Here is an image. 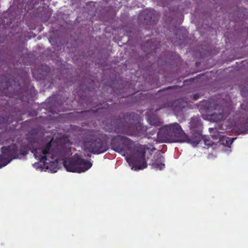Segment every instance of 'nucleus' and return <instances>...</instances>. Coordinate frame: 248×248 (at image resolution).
Returning <instances> with one entry per match:
<instances>
[{
    "instance_id": "3",
    "label": "nucleus",
    "mask_w": 248,
    "mask_h": 248,
    "mask_svg": "<svg viewBox=\"0 0 248 248\" xmlns=\"http://www.w3.org/2000/svg\"><path fill=\"white\" fill-rule=\"evenodd\" d=\"M124 119L127 120L129 122L128 124H125L121 122L120 123L115 122L114 120L111 121V127H110V131H114L116 132H125L127 133L128 128H136V134L142 135L147 133V128L140 123H139L140 116L139 114L135 113H126L124 116Z\"/></svg>"
},
{
    "instance_id": "13",
    "label": "nucleus",
    "mask_w": 248,
    "mask_h": 248,
    "mask_svg": "<svg viewBox=\"0 0 248 248\" xmlns=\"http://www.w3.org/2000/svg\"><path fill=\"white\" fill-rule=\"evenodd\" d=\"M148 121L151 125L157 126L161 125V122L160 119L155 115H151L149 116Z\"/></svg>"
},
{
    "instance_id": "17",
    "label": "nucleus",
    "mask_w": 248,
    "mask_h": 248,
    "mask_svg": "<svg viewBox=\"0 0 248 248\" xmlns=\"http://www.w3.org/2000/svg\"><path fill=\"white\" fill-rule=\"evenodd\" d=\"M29 148L27 145H22L19 150L18 157L21 155H26L28 154Z\"/></svg>"
},
{
    "instance_id": "2",
    "label": "nucleus",
    "mask_w": 248,
    "mask_h": 248,
    "mask_svg": "<svg viewBox=\"0 0 248 248\" xmlns=\"http://www.w3.org/2000/svg\"><path fill=\"white\" fill-rule=\"evenodd\" d=\"M156 132L159 142H184L187 140L186 134L177 123L165 125L157 131L155 130Z\"/></svg>"
},
{
    "instance_id": "19",
    "label": "nucleus",
    "mask_w": 248,
    "mask_h": 248,
    "mask_svg": "<svg viewBox=\"0 0 248 248\" xmlns=\"http://www.w3.org/2000/svg\"><path fill=\"white\" fill-rule=\"evenodd\" d=\"M241 94L242 96L246 97L248 95V88L244 87L241 90Z\"/></svg>"
},
{
    "instance_id": "11",
    "label": "nucleus",
    "mask_w": 248,
    "mask_h": 248,
    "mask_svg": "<svg viewBox=\"0 0 248 248\" xmlns=\"http://www.w3.org/2000/svg\"><path fill=\"white\" fill-rule=\"evenodd\" d=\"M189 126L191 130V132H202V123L199 118H191Z\"/></svg>"
},
{
    "instance_id": "4",
    "label": "nucleus",
    "mask_w": 248,
    "mask_h": 248,
    "mask_svg": "<svg viewBox=\"0 0 248 248\" xmlns=\"http://www.w3.org/2000/svg\"><path fill=\"white\" fill-rule=\"evenodd\" d=\"M82 149L86 153L100 155L106 152L108 147L105 141L95 135L94 131L89 130L83 138Z\"/></svg>"
},
{
    "instance_id": "7",
    "label": "nucleus",
    "mask_w": 248,
    "mask_h": 248,
    "mask_svg": "<svg viewBox=\"0 0 248 248\" xmlns=\"http://www.w3.org/2000/svg\"><path fill=\"white\" fill-rule=\"evenodd\" d=\"M208 111L214 110L215 111L209 115L211 120L217 122L225 119L227 117V114L224 111L222 107L216 104L215 103H211L207 107Z\"/></svg>"
},
{
    "instance_id": "10",
    "label": "nucleus",
    "mask_w": 248,
    "mask_h": 248,
    "mask_svg": "<svg viewBox=\"0 0 248 248\" xmlns=\"http://www.w3.org/2000/svg\"><path fill=\"white\" fill-rule=\"evenodd\" d=\"M192 136L190 138L186 135L187 140L184 142L191 143L195 146L198 145L202 140V132H191Z\"/></svg>"
},
{
    "instance_id": "15",
    "label": "nucleus",
    "mask_w": 248,
    "mask_h": 248,
    "mask_svg": "<svg viewBox=\"0 0 248 248\" xmlns=\"http://www.w3.org/2000/svg\"><path fill=\"white\" fill-rule=\"evenodd\" d=\"M11 160L3 154L0 155V168L6 166L10 163Z\"/></svg>"
},
{
    "instance_id": "24",
    "label": "nucleus",
    "mask_w": 248,
    "mask_h": 248,
    "mask_svg": "<svg viewBox=\"0 0 248 248\" xmlns=\"http://www.w3.org/2000/svg\"><path fill=\"white\" fill-rule=\"evenodd\" d=\"M31 142H35V140L34 139H32L31 140Z\"/></svg>"
},
{
    "instance_id": "20",
    "label": "nucleus",
    "mask_w": 248,
    "mask_h": 248,
    "mask_svg": "<svg viewBox=\"0 0 248 248\" xmlns=\"http://www.w3.org/2000/svg\"><path fill=\"white\" fill-rule=\"evenodd\" d=\"M13 82L15 83V81L14 80H12V81H10L9 80L8 81H7L6 82V87L5 88H4L3 90L6 89L8 90L9 87H10L11 86L13 85Z\"/></svg>"
},
{
    "instance_id": "28",
    "label": "nucleus",
    "mask_w": 248,
    "mask_h": 248,
    "mask_svg": "<svg viewBox=\"0 0 248 248\" xmlns=\"http://www.w3.org/2000/svg\"><path fill=\"white\" fill-rule=\"evenodd\" d=\"M204 141H205V144H207V141H206V140H204Z\"/></svg>"
},
{
    "instance_id": "23",
    "label": "nucleus",
    "mask_w": 248,
    "mask_h": 248,
    "mask_svg": "<svg viewBox=\"0 0 248 248\" xmlns=\"http://www.w3.org/2000/svg\"><path fill=\"white\" fill-rule=\"evenodd\" d=\"M90 111L89 110H87V111H81L80 112H77V113L79 114H83V113H88V112H89Z\"/></svg>"
},
{
    "instance_id": "8",
    "label": "nucleus",
    "mask_w": 248,
    "mask_h": 248,
    "mask_svg": "<svg viewBox=\"0 0 248 248\" xmlns=\"http://www.w3.org/2000/svg\"><path fill=\"white\" fill-rule=\"evenodd\" d=\"M0 152L1 153L6 156L11 161L18 158L19 149L15 143L1 147Z\"/></svg>"
},
{
    "instance_id": "21",
    "label": "nucleus",
    "mask_w": 248,
    "mask_h": 248,
    "mask_svg": "<svg viewBox=\"0 0 248 248\" xmlns=\"http://www.w3.org/2000/svg\"><path fill=\"white\" fill-rule=\"evenodd\" d=\"M147 45L150 46V50H154L155 48H156L153 45L152 46L150 45V43L149 42H147Z\"/></svg>"
},
{
    "instance_id": "27",
    "label": "nucleus",
    "mask_w": 248,
    "mask_h": 248,
    "mask_svg": "<svg viewBox=\"0 0 248 248\" xmlns=\"http://www.w3.org/2000/svg\"><path fill=\"white\" fill-rule=\"evenodd\" d=\"M87 156H89V157H90L91 156V154H88L87 155Z\"/></svg>"
},
{
    "instance_id": "26",
    "label": "nucleus",
    "mask_w": 248,
    "mask_h": 248,
    "mask_svg": "<svg viewBox=\"0 0 248 248\" xmlns=\"http://www.w3.org/2000/svg\"><path fill=\"white\" fill-rule=\"evenodd\" d=\"M148 16H149L148 14H147V15L145 17V20L148 19V18H147Z\"/></svg>"
},
{
    "instance_id": "18",
    "label": "nucleus",
    "mask_w": 248,
    "mask_h": 248,
    "mask_svg": "<svg viewBox=\"0 0 248 248\" xmlns=\"http://www.w3.org/2000/svg\"><path fill=\"white\" fill-rule=\"evenodd\" d=\"M150 19L149 20L148 22H147V23H149V24L151 23H155L158 20L157 17H156L154 14H150Z\"/></svg>"
},
{
    "instance_id": "22",
    "label": "nucleus",
    "mask_w": 248,
    "mask_h": 248,
    "mask_svg": "<svg viewBox=\"0 0 248 248\" xmlns=\"http://www.w3.org/2000/svg\"><path fill=\"white\" fill-rule=\"evenodd\" d=\"M200 95L198 94H195L194 95L193 98L195 100H196L199 98Z\"/></svg>"
},
{
    "instance_id": "12",
    "label": "nucleus",
    "mask_w": 248,
    "mask_h": 248,
    "mask_svg": "<svg viewBox=\"0 0 248 248\" xmlns=\"http://www.w3.org/2000/svg\"><path fill=\"white\" fill-rule=\"evenodd\" d=\"M236 138H230L226 136H221L219 138V141L222 145L226 146H230Z\"/></svg>"
},
{
    "instance_id": "1",
    "label": "nucleus",
    "mask_w": 248,
    "mask_h": 248,
    "mask_svg": "<svg viewBox=\"0 0 248 248\" xmlns=\"http://www.w3.org/2000/svg\"><path fill=\"white\" fill-rule=\"evenodd\" d=\"M110 145L113 150L124 155L131 153L135 147L133 156L126 158L129 166L135 170H142L147 167L145 154L150 149L147 145L138 144L135 147L133 140L126 137L117 135L112 138Z\"/></svg>"
},
{
    "instance_id": "6",
    "label": "nucleus",
    "mask_w": 248,
    "mask_h": 248,
    "mask_svg": "<svg viewBox=\"0 0 248 248\" xmlns=\"http://www.w3.org/2000/svg\"><path fill=\"white\" fill-rule=\"evenodd\" d=\"M63 166L67 171L81 173L85 172L92 166V163L82 158L78 154L64 159Z\"/></svg>"
},
{
    "instance_id": "16",
    "label": "nucleus",
    "mask_w": 248,
    "mask_h": 248,
    "mask_svg": "<svg viewBox=\"0 0 248 248\" xmlns=\"http://www.w3.org/2000/svg\"><path fill=\"white\" fill-rule=\"evenodd\" d=\"M238 132L239 134L248 133V118L247 119L246 124L238 127Z\"/></svg>"
},
{
    "instance_id": "5",
    "label": "nucleus",
    "mask_w": 248,
    "mask_h": 248,
    "mask_svg": "<svg viewBox=\"0 0 248 248\" xmlns=\"http://www.w3.org/2000/svg\"><path fill=\"white\" fill-rule=\"evenodd\" d=\"M52 147L51 140L47 142L41 149H33L31 152L33 153L35 157L39 160L40 162L43 163V167L47 169H49L51 172L57 171L58 162L57 161H50L48 157L53 159V155L51 154L50 150Z\"/></svg>"
},
{
    "instance_id": "25",
    "label": "nucleus",
    "mask_w": 248,
    "mask_h": 248,
    "mask_svg": "<svg viewBox=\"0 0 248 248\" xmlns=\"http://www.w3.org/2000/svg\"><path fill=\"white\" fill-rule=\"evenodd\" d=\"M174 87L169 86L166 88V89H170L173 88Z\"/></svg>"
},
{
    "instance_id": "9",
    "label": "nucleus",
    "mask_w": 248,
    "mask_h": 248,
    "mask_svg": "<svg viewBox=\"0 0 248 248\" xmlns=\"http://www.w3.org/2000/svg\"><path fill=\"white\" fill-rule=\"evenodd\" d=\"M151 165L153 168L162 170L165 166L164 157L160 154H155Z\"/></svg>"
},
{
    "instance_id": "14",
    "label": "nucleus",
    "mask_w": 248,
    "mask_h": 248,
    "mask_svg": "<svg viewBox=\"0 0 248 248\" xmlns=\"http://www.w3.org/2000/svg\"><path fill=\"white\" fill-rule=\"evenodd\" d=\"M180 101L179 100H177L174 101L173 102H168L165 104H163L161 105V106L159 108V109L165 108H171L173 110H177V105L179 104Z\"/></svg>"
}]
</instances>
